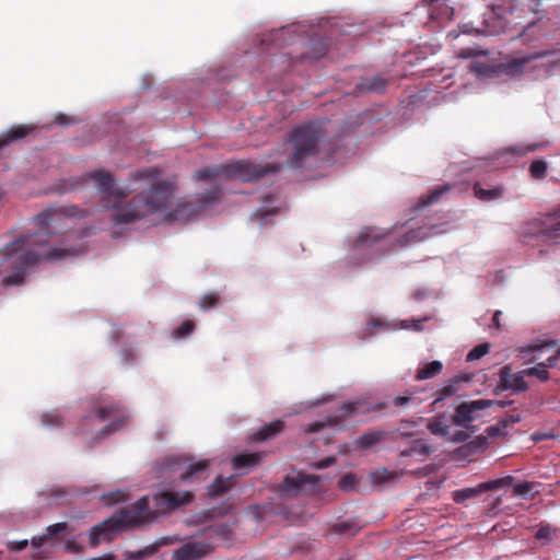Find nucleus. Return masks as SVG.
I'll list each match as a JSON object with an SVG mask.
<instances>
[{
    "label": "nucleus",
    "instance_id": "nucleus-54",
    "mask_svg": "<svg viewBox=\"0 0 560 560\" xmlns=\"http://www.w3.org/2000/svg\"><path fill=\"white\" fill-rule=\"evenodd\" d=\"M559 360V357L555 353L546 359L544 362H538L544 369L548 370L549 368H553Z\"/></svg>",
    "mask_w": 560,
    "mask_h": 560
},
{
    "label": "nucleus",
    "instance_id": "nucleus-62",
    "mask_svg": "<svg viewBox=\"0 0 560 560\" xmlns=\"http://www.w3.org/2000/svg\"><path fill=\"white\" fill-rule=\"evenodd\" d=\"M498 511H499V509L497 508V505L492 504V506L488 510V513L490 515H494V514H497Z\"/></svg>",
    "mask_w": 560,
    "mask_h": 560
},
{
    "label": "nucleus",
    "instance_id": "nucleus-3",
    "mask_svg": "<svg viewBox=\"0 0 560 560\" xmlns=\"http://www.w3.org/2000/svg\"><path fill=\"white\" fill-rule=\"evenodd\" d=\"M194 492H153L136 503L125 505L90 529V545L96 547L102 540L112 541L120 532L151 524L160 515H166L191 503Z\"/></svg>",
    "mask_w": 560,
    "mask_h": 560
},
{
    "label": "nucleus",
    "instance_id": "nucleus-8",
    "mask_svg": "<svg viewBox=\"0 0 560 560\" xmlns=\"http://www.w3.org/2000/svg\"><path fill=\"white\" fill-rule=\"evenodd\" d=\"M280 168V164L277 163L255 164L249 161L241 160L219 165L213 168L199 170L196 172L195 176L200 180H211L224 177L253 182L260 179L269 173H276Z\"/></svg>",
    "mask_w": 560,
    "mask_h": 560
},
{
    "label": "nucleus",
    "instance_id": "nucleus-37",
    "mask_svg": "<svg viewBox=\"0 0 560 560\" xmlns=\"http://www.w3.org/2000/svg\"><path fill=\"white\" fill-rule=\"evenodd\" d=\"M233 487V477L223 478L218 476L213 482L208 487V490H230Z\"/></svg>",
    "mask_w": 560,
    "mask_h": 560
},
{
    "label": "nucleus",
    "instance_id": "nucleus-34",
    "mask_svg": "<svg viewBox=\"0 0 560 560\" xmlns=\"http://www.w3.org/2000/svg\"><path fill=\"white\" fill-rule=\"evenodd\" d=\"M42 422L49 428L61 427L63 424V418L58 411L46 412L42 416Z\"/></svg>",
    "mask_w": 560,
    "mask_h": 560
},
{
    "label": "nucleus",
    "instance_id": "nucleus-20",
    "mask_svg": "<svg viewBox=\"0 0 560 560\" xmlns=\"http://www.w3.org/2000/svg\"><path fill=\"white\" fill-rule=\"evenodd\" d=\"M284 429V422L281 420H275L270 423L262 425L259 430L250 435V440L254 442H262L270 440L281 433Z\"/></svg>",
    "mask_w": 560,
    "mask_h": 560
},
{
    "label": "nucleus",
    "instance_id": "nucleus-35",
    "mask_svg": "<svg viewBox=\"0 0 560 560\" xmlns=\"http://www.w3.org/2000/svg\"><path fill=\"white\" fill-rule=\"evenodd\" d=\"M428 430L439 436H446L448 434V425L445 424L440 418H435L428 424Z\"/></svg>",
    "mask_w": 560,
    "mask_h": 560
},
{
    "label": "nucleus",
    "instance_id": "nucleus-59",
    "mask_svg": "<svg viewBox=\"0 0 560 560\" xmlns=\"http://www.w3.org/2000/svg\"><path fill=\"white\" fill-rule=\"evenodd\" d=\"M56 121L60 125H68L69 124V118L66 116V115H58L56 117Z\"/></svg>",
    "mask_w": 560,
    "mask_h": 560
},
{
    "label": "nucleus",
    "instance_id": "nucleus-12",
    "mask_svg": "<svg viewBox=\"0 0 560 560\" xmlns=\"http://www.w3.org/2000/svg\"><path fill=\"white\" fill-rule=\"evenodd\" d=\"M497 388L500 390H512L513 393H524L529 388V385L525 381L523 370L513 372L511 365L506 364L499 371Z\"/></svg>",
    "mask_w": 560,
    "mask_h": 560
},
{
    "label": "nucleus",
    "instance_id": "nucleus-41",
    "mask_svg": "<svg viewBox=\"0 0 560 560\" xmlns=\"http://www.w3.org/2000/svg\"><path fill=\"white\" fill-rule=\"evenodd\" d=\"M219 303V296L215 293L205 294L200 300V308L202 311H208L212 307H215Z\"/></svg>",
    "mask_w": 560,
    "mask_h": 560
},
{
    "label": "nucleus",
    "instance_id": "nucleus-53",
    "mask_svg": "<svg viewBox=\"0 0 560 560\" xmlns=\"http://www.w3.org/2000/svg\"><path fill=\"white\" fill-rule=\"evenodd\" d=\"M411 400H412L411 395L396 396L393 399V405L396 406V407H404V406L408 405Z\"/></svg>",
    "mask_w": 560,
    "mask_h": 560
},
{
    "label": "nucleus",
    "instance_id": "nucleus-36",
    "mask_svg": "<svg viewBox=\"0 0 560 560\" xmlns=\"http://www.w3.org/2000/svg\"><path fill=\"white\" fill-rule=\"evenodd\" d=\"M210 529L223 539H228L233 533V525L230 522H223L210 526Z\"/></svg>",
    "mask_w": 560,
    "mask_h": 560
},
{
    "label": "nucleus",
    "instance_id": "nucleus-45",
    "mask_svg": "<svg viewBox=\"0 0 560 560\" xmlns=\"http://www.w3.org/2000/svg\"><path fill=\"white\" fill-rule=\"evenodd\" d=\"M277 212H278V211H277V209H276V208H272V209H266V210H265V209H259V210H257V211L253 214L252 219H253V220H257V221H259V223H260L261 225H264V224H266V223H267V218H268V217H273V215H276V214H277Z\"/></svg>",
    "mask_w": 560,
    "mask_h": 560
},
{
    "label": "nucleus",
    "instance_id": "nucleus-56",
    "mask_svg": "<svg viewBox=\"0 0 560 560\" xmlns=\"http://www.w3.org/2000/svg\"><path fill=\"white\" fill-rule=\"evenodd\" d=\"M479 52H477L475 49L471 48H464L459 51L458 56L462 58H469L472 56H477Z\"/></svg>",
    "mask_w": 560,
    "mask_h": 560
},
{
    "label": "nucleus",
    "instance_id": "nucleus-26",
    "mask_svg": "<svg viewBox=\"0 0 560 560\" xmlns=\"http://www.w3.org/2000/svg\"><path fill=\"white\" fill-rule=\"evenodd\" d=\"M431 452L432 448L428 442L425 440L418 439L412 442L409 448L401 452V456L419 457L420 459H424Z\"/></svg>",
    "mask_w": 560,
    "mask_h": 560
},
{
    "label": "nucleus",
    "instance_id": "nucleus-61",
    "mask_svg": "<svg viewBox=\"0 0 560 560\" xmlns=\"http://www.w3.org/2000/svg\"><path fill=\"white\" fill-rule=\"evenodd\" d=\"M33 560H42L44 558V553L42 551H36L33 556H32Z\"/></svg>",
    "mask_w": 560,
    "mask_h": 560
},
{
    "label": "nucleus",
    "instance_id": "nucleus-17",
    "mask_svg": "<svg viewBox=\"0 0 560 560\" xmlns=\"http://www.w3.org/2000/svg\"><path fill=\"white\" fill-rule=\"evenodd\" d=\"M264 456L262 452L238 453L232 458V467L234 470L247 472L260 465Z\"/></svg>",
    "mask_w": 560,
    "mask_h": 560
},
{
    "label": "nucleus",
    "instance_id": "nucleus-60",
    "mask_svg": "<svg viewBox=\"0 0 560 560\" xmlns=\"http://www.w3.org/2000/svg\"><path fill=\"white\" fill-rule=\"evenodd\" d=\"M516 493L521 494L522 498H524V499H534L535 494H538L539 492H527V491H524V492H516Z\"/></svg>",
    "mask_w": 560,
    "mask_h": 560
},
{
    "label": "nucleus",
    "instance_id": "nucleus-7",
    "mask_svg": "<svg viewBox=\"0 0 560 560\" xmlns=\"http://www.w3.org/2000/svg\"><path fill=\"white\" fill-rule=\"evenodd\" d=\"M210 459L195 462L190 455H170L152 465V472L158 479L170 483L176 481L192 485L206 480L210 476Z\"/></svg>",
    "mask_w": 560,
    "mask_h": 560
},
{
    "label": "nucleus",
    "instance_id": "nucleus-24",
    "mask_svg": "<svg viewBox=\"0 0 560 560\" xmlns=\"http://www.w3.org/2000/svg\"><path fill=\"white\" fill-rule=\"evenodd\" d=\"M387 85V81L381 75H374L364 78L358 85L357 90L359 92H375L382 93L385 91Z\"/></svg>",
    "mask_w": 560,
    "mask_h": 560
},
{
    "label": "nucleus",
    "instance_id": "nucleus-11",
    "mask_svg": "<svg viewBox=\"0 0 560 560\" xmlns=\"http://www.w3.org/2000/svg\"><path fill=\"white\" fill-rule=\"evenodd\" d=\"M360 407H361L360 401L346 402L339 409L338 415L330 416L326 420H323V421H314V422L307 424V427L305 428L304 431L307 433H317L325 428L340 427L347 418H349L353 415H358L360 412L359 411Z\"/></svg>",
    "mask_w": 560,
    "mask_h": 560
},
{
    "label": "nucleus",
    "instance_id": "nucleus-42",
    "mask_svg": "<svg viewBox=\"0 0 560 560\" xmlns=\"http://www.w3.org/2000/svg\"><path fill=\"white\" fill-rule=\"evenodd\" d=\"M553 528L550 525H540L535 533V538L539 541L549 542L552 539Z\"/></svg>",
    "mask_w": 560,
    "mask_h": 560
},
{
    "label": "nucleus",
    "instance_id": "nucleus-33",
    "mask_svg": "<svg viewBox=\"0 0 560 560\" xmlns=\"http://www.w3.org/2000/svg\"><path fill=\"white\" fill-rule=\"evenodd\" d=\"M448 190H450L448 186L435 187L431 192H429L427 196L421 198V206L424 207V206L432 205L433 202L439 200L440 196H442L443 194H445Z\"/></svg>",
    "mask_w": 560,
    "mask_h": 560
},
{
    "label": "nucleus",
    "instance_id": "nucleus-15",
    "mask_svg": "<svg viewBox=\"0 0 560 560\" xmlns=\"http://www.w3.org/2000/svg\"><path fill=\"white\" fill-rule=\"evenodd\" d=\"M211 551L210 545L202 541L188 542L174 551V560H196Z\"/></svg>",
    "mask_w": 560,
    "mask_h": 560
},
{
    "label": "nucleus",
    "instance_id": "nucleus-21",
    "mask_svg": "<svg viewBox=\"0 0 560 560\" xmlns=\"http://www.w3.org/2000/svg\"><path fill=\"white\" fill-rule=\"evenodd\" d=\"M398 477L399 475L396 471L386 468H376L368 474V480L373 487L390 485Z\"/></svg>",
    "mask_w": 560,
    "mask_h": 560
},
{
    "label": "nucleus",
    "instance_id": "nucleus-48",
    "mask_svg": "<svg viewBox=\"0 0 560 560\" xmlns=\"http://www.w3.org/2000/svg\"><path fill=\"white\" fill-rule=\"evenodd\" d=\"M481 492H452V498L456 503H464L470 498H475Z\"/></svg>",
    "mask_w": 560,
    "mask_h": 560
},
{
    "label": "nucleus",
    "instance_id": "nucleus-16",
    "mask_svg": "<svg viewBox=\"0 0 560 560\" xmlns=\"http://www.w3.org/2000/svg\"><path fill=\"white\" fill-rule=\"evenodd\" d=\"M284 490H304L305 486L317 487L319 477L304 471H294L284 477Z\"/></svg>",
    "mask_w": 560,
    "mask_h": 560
},
{
    "label": "nucleus",
    "instance_id": "nucleus-29",
    "mask_svg": "<svg viewBox=\"0 0 560 560\" xmlns=\"http://www.w3.org/2000/svg\"><path fill=\"white\" fill-rule=\"evenodd\" d=\"M332 532L345 536H354L359 533L360 526L353 521H342L332 525Z\"/></svg>",
    "mask_w": 560,
    "mask_h": 560
},
{
    "label": "nucleus",
    "instance_id": "nucleus-47",
    "mask_svg": "<svg viewBox=\"0 0 560 560\" xmlns=\"http://www.w3.org/2000/svg\"><path fill=\"white\" fill-rule=\"evenodd\" d=\"M124 493L125 492H116V491L104 492L103 495H102V501L106 505H112L116 501H118L120 499V497H122L121 494H124Z\"/></svg>",
    "mask_w": 560,
    "mask_h": 560
},
{
    "label": "nucleus",
    "instance_id": "nucleus-14",
    "mask_svg": "<svg viewBox=\"0 0 560 560\" xmlns=\"http://www.w3.org/2000/svg\"><path fill=\"white\" fill-rule=\"evenodd\" d=\"M511 489L515 491L529 490L530 483L528 482H516L514 477L505 476L502 478L489 480L479 483L476 488H465L464 490H499V489Z\"/></svg>",
    "mask_w": 560,
    "mask_h": 560
},
{
    "label": "nucleus",
    "instance_id": "nucleus-25",
    "mask_svg": "<svg viewBox=\"0 0 560 560\" xmlns=\"http://www.w3.org/2000/svg\"><path fill=\"white\" fill-rule=\"evenodd\" d=\"M472 189L475 197L485 202L500 199L504 192V188L502 186L485 189L481 187L480 183H475Z\"/></svg>",
    "mask_w": 560,
    "mask_h": 560
},
{
    "label": "nucleus",
    "instance_id": "nucleus-22",
    "mask_svg": "<svg viewBox=\"0 0 560 560\" xmlns=\"http://www.w3.org/2000/svg\"><path fill=\"white\" fill-rule=\"evenodd\" d=\"M197 206L192 202L180 201L176 208L167 213V220L170 221H187L197 213Z\"/></svg>",
    "mask_w": 560,
    "mask_h": 560
},
{
    "label": "nucleus",
    "instance_id": "nucleus-32",
    "mask_svg": "<svg viewBox=\"0 0 560 560\" xmlns=\"http://www.w3.org/2000/svg\"><path fill=\"white\" fill-rule=\"evenodd\" d=\"M195 330V323L191 319L184 320L176 329L173 330L172 336L175 339L186 338Z\"/></svg>",
    "mask_w": 560,
    "mask_h": 560
},
{
    "label": "nucleus",
    "instance_id": "nucleus-49",
    "mask_svg": "<svg viewBox=\"0 0 560 560\" xmlns=\"http://www.w3.org/2000/svg\"><path fill=\"white\" fill-rule=\"evenodd\" d=\"M30 541L27 539L18 540V541H9L8 549L12 552H20L24 550L28 546Z\"/></svg>",
    "mask_w": 560,
    "mask_h": 560
},
{
    "label": "nucleus",
    "instance_id": "nucleus-9",
    "mask_svg": "<svg viewBox=\"0 0 560 560\" xmlns=\"http://www.w3.org/2000/svg\"><path fill=\"white\" fill-rule=\"evenodd\" d=\"M521 236L528 237H548L551 240L560 238V207L539 218H535L521 228Z\"/></svg>",
    "mask_w": 560,
    "mask_h": 560
},
{
    "label": "nucleus",
    "instance_id": "nucleus-58",
    "mask_svg": "<svg viewBox=\"0 0 560 560\" xmlns=\"http://www.w3.org/2000/svg\"><path fill=\"white\" fill-rule=\"evenodd\" d=\"M468 439V434L466 432L459 431L455 433L454 441L456 442H464Z\"/></svg>",
    "mask_w": 560,
    "mask_h": 560
},
{
    "label": "nucleus",
    "instance_id": "nucleus-63",
    "mask_svg": "<svg viewBox=\"0 0 560 560\" xmlns=\"http://www.w3.org/2000/svg\"><path fill=\"white\" fill-rule=\"evenodd\" d=\"M487 431L490 435H492L493 433H495V431H498V429L494 427H490Z\"/></svg>",
    "mask_w": 560,
    "mask_h": 560
},
{
    "label": "nucleus",
    "instance_id": "nucleus-1",
    "mask_svg": "<svg viewBox=\"0 0 560 560\" xmlns=\"http://www.w3.org/2000/svg\"><path fill=\"white\" fill-rule=\"evenodd\" d=\"M130 176L135 180L147 182L150 189L139 192L129 202L121 205L130 190L117 187L112 174L103 170L89 174L102 195L101 206L104 209H114L110 221L116 225L130 224L165 210L172 197L171 184L159 180L161 176L159 167L141 168L131 173Z\"/></svg>",
    "mask_w": 560,
    "mask_h": 560
},
{
    "label": "nucleus",
    "instance_id": "nucleus-27",
    "mask_svg": "<svg viewBox=\"0 0 560 560\" xmlns=\"http://www.w3.org/2000/svg\"><path fill=\"white\" fill-rule=\"evenodd\" d=\"M31 130L32 128L25 125L11 127L4 135L0 137V149L8 145L12 141L26 137Z\"/></svg>",
    "mask_w": 560,
    "mask_h": 560
},
{
    "label": "nucleus",
    "instance_id": "nucleus-55",
    "mask_svg": "<svg viewBox=\"0 0 560 560\" xmlns=\"http://www.w3.org/2000/svg\"><path fill=\"white\" fill-rule=\"evenodd\" d=\"M520 421H521V416H520L518 413H516V415H508V416H505V417L502 419L501 423H502L504 427H506V425H509V424L517 423V422H520Z\"/></svg>",
    "mask_w": 560,
    "mask_h": 560
},
{
    "label": "nucleus",
    "instance_id": "nucleus-39",
    "mask_svg": "<svg viewBox=\"0 0 560 560\" xmlns=\"http://www.w3.org/2000/svg\"><path fill=\"white\" fill-rule=\"evenodd\" d=\"M489 350H490L489 343L478 345L468 352L466 360L467 361L478 360V359L482 358L483 355H486L489 352Z\"/></svg>",
    "mask_w": 560,
    "mask_h": 560
},
{
    "label": "nucleus",
    "instance_id": "nucleus-2",
    "mask_svg": "<svg viewBox=\"0 0 560 560\" xmlns=\"http://www.w3.org/2000/svg\"><path fill=\"white\" fill-rule=\"evenodd\" d=\"M78 206L49 207L37 214L34 220L45 232L24 234L5 248V255L14 258L12 272L2 279L5 287L21 285L27 271L33 270L44 261H54L72 256L70 248L48 246V236L67 230L66 219L83 217Z\"/></svg>",
    "mask_w": 560,
    "mask_h": 560
},
{
    "label": "nucleus",
    "instance_id": "nucleus-43",
    "mask_svg": "<svg viewBox=\"0 0 560 560\" xmlns=\"http://www.w3.org/2000/svg\"><path fill=\"white\" fill-rule=\"evenodd\" d=\"M68 530H69V526L67 523H65V522L56 523V524L49 525L46 528V535H47V537H57L60 534L67 533Z\"/></svg>",
    "mask_w": 560,
    "mask_h": 560
},
{
    "label": "nucleus",
    "instance_id": "nucleus-46",
    "mask_svg": "<svg viewBox=\"0 0 560 560\" xmlns=\"http://www.w3.org/2000/svg\"><path fill=\"white\" fill-rule=\"evenodd\" d=\"M539 149L538 144H527V145H515L511 147L508 151L516 154L518 156L525 155L528 152H534Z\"/></svg>",
    "mask_w": 560,
    "mask_h": 560
},
{
    "label": "nucleus",
    "instance_id": "nucleus-6",
    "mask_svg": "<svg viewBox=\"0 0 560 560\" xmlns=\"http://www.w3.org/2000/svg\"><path fill=\"white\" fill-rule=\"evenodd\" d=\"M325 121L314 120L296 126L288 136L287 165L291 168H304L317 158L320 145L327 135Z\"/></svg>",
    "mask_w": 560,
    "mask_h": 560
},
{
    "label": "nucleus",
    "instance_id": "nucleus-31",
    "mask_svg": "<svg viewBox=\"0 0 560 560\" xmlns=\"http://www.w3.org/2000/svg\"><path fill=\"white\" fill-rule=\"evenodd\" d=\"M523 374H525V377H536L540 382H547L550 378L548 370L544 369L539 363L535 366L524 369Z\"/></svg>",
    "mask_w": 560,
    "mask_h": 560
},
{
    "label": "nucleus",
    "instance_id": "nucleus-5",
    "mask_svg": "<svg viewBox=\"0 0 560 560\" xmlns=\"http://www.w3.org/2000/svg\"><path fill=\"white\" fill-rule=\"evenodd\" d=\"M125 406L116 400L103 399L94 404L92 411L79 423L78 434L95 443L118 431L128 420Z\"/></svg>",
    "mask_w": 560,
    "mask_h": 560
},
{
    "label": "nucleus",
    "instance_id": "nucleus-38",
    "mask_svg": "<svg viewBox=\"0 0 560 560\" xmlns=\"http://www.w3.org/2000/svg\"><path fill=\"white\" fill-rule=\"evenodd\" d=\"M556 345H557L556 340L546 341L540 345L539 343L528 345L526 347H521L518 349V352H520L521 358H525L527 353H533L535 351L541 350L545 347H555Z\"/></svg>",
    "mask_w": 560,
    "mask_h": 560
},
{
    "label": "nucleus",
    "instance_id": "nucleus-51",
    "mask_svg": "<svg viewBox=\"0 0 560 560\" xmlns=\"http://www.w3.org/2000/svg\"><path fill=\"white\" fill-rule=\"evenodd\" d=\"M380 237H381V235L376 234L372 229H370V230H368V231H365V232L360 234L359 241L361 243H365V242H368L370 240L376 241Z\"/></svg>",
    "mask_w": 560,
    "mask_h": 560
},
{
    "label": "nucleus",
    "instance_id": "nucleus-64",
    "mask_svg": "<svg viewBox=\"0 0 560 560\" xmlns=\"http://www.w3.org/2000/svg\"><path fill=\"white\" fill-rule=\"evenodd\" d=\"M412 328H413V329H416V330H419V329L421 328V326H420V320L415 322V324H413Z\"/></svg>",
    "mask_w": 560,
    "mask_h": 560
},
{
    "label": "nucleus",
    "instance_id": "nucleus-28",
    "mask_svg": "<svg viewBox=\"0 0 560 560\" xmlns=\"http://www.w3.org/2000/svg\"><path fill=\"white\" fill-rule=\"evenodd\" d=\"M443 364L440 361H432L417 371L416 378L419 381L429 380L442 372Z\"/></svg>",
    "mask_w": 560,
    "mask_h": 560
},
{
    "label": "nucleus",
    "instance_id": "nucleus-30",
    "mask_svg": "<svg viewBox=\"0 0 560 560\" xmlns=\"http://www.w3.org/2000/svg\"><path fill=\"white\" fill-rule=\"evenodd\" d=\"M547 163L541 159H537L532 162L529 174L534 179H542L547 175Z\"/></svg>",
    "mask_w": 560,
    "mask_h": 560
},
{
    "label": "nucleus",
    "instance_id": "nucleus-44",
    "mask_svg": "<svg viewBox=\"0 0 560 560\" xmlns=\"http://www.w3.org/2000/svg\"><path fill=\"white\" fill-rule=\"evenodd\" d=\"M359 482V478L354 472H348L342 476L338 482L339 487L342 489L354 488Z\"/></svg>",
    "mask_w": 560,
    "mask_h": 560
},
{
    "label": "nucleus",
    "instance_id": "nucleus-19",
    "mask_svg": "<svg viewBox=\"0 0 560 560\" xmlns=\"http://www.w3.org/2000/svg\"><path fill=\"white\" fill-rule=\"evenodd\" d=\"M471 380L470 375L466 374H457L452 380H450L443 387L438 389L434 394L435 399L433 401V406H436L439 402L454 396L458 393L459 388L457 385L459 383H466Z\"/></svg>",
    "mask_w": 560,
    "mask_h": 560
},
{
    "label": "nucleus",
    "instance_id": "nucleus-4",
    "mask_svg": "<svg viewBox=\"0 0 560 560\" xmlns=\"http://www.w3.org/2000/svg\"><path fill=\"white\" fill-rule=\"evenodd\" d=\"M324 492H273L262 505L264 516H279L292 525H302L311 520L324 504Z\"/></svg>",
    "mask_w": 560,
    "mask_h": 560
},
{
    "label": "nucleus",
    "instance_id": "nucleus-50",
    "mask_svg": "<svg viewBox=\"0 0 560 560\" xmlns=\"http://www.w3.org/2000/svg\"><path fill=\"white\" fill-rule=\"evenodd\" d=\"M336 464V458L332 456H328L313 464V466L317 469H325Z\"/></svg>",
    "mask_w": 560,
    "mask_h": 560
},
{
    "label": "nucleus",
    "instance_id": "nucleus-52",
    "mask_svg": "<svg viewBox=\"0 0 560 560\" xmlns=\"http://www.w3.org/2000/svg\"><path fill=\"white\" fill-rule=\"evenodd\" d=\"M47 535L35 536L31 539V546L33 549L38 550L47 540Z\"/></svg>",
    "mask_w": 560,
    "mask_h": 560
},
{
    "label": "nucleus",
    "instance_id": "nucleus-13",
    "mask_svg": "<svg viewBox=\"0 0 560 560\" xmlns=\"http://www.w3.org/2000/svg\"><path fill=\"white\" fill-rule=\"evenodd\" d=\"M207 493L212 506L201 512V517L198 520L199 522H209L211 520L222 517L230 513L232 504L229 503L228 500H223V495L226 492L213 491Z\"/></svg>",
    "mask_w": 560,
    "mask_h": 560
},
{
    "label": "nucleus",
    "instance_id": "nucleus-57",
    "mask_svg": "<svg viewBox=\"0 0 560 560\" xmlns=\"http://www.w3.org/2000/svg\"><path fill=\"white\" fill-rule=\"evenodd\" d=\"M502 315V312L501 311H495L494 314H493V317H492V323H493V326L497 328V329H500L501 328V323H500V316Z\"/></svg>",
    "mask_w": 560,
    "mask_h": 560
},
{
    "label": "nucleus",
    "instance_id": "nucleus-18",
    "mask_svg": "<svg viewBox=\"0 0 560 560\" xmlns=\"http://www.w3.org/2000/svg\"><path fill=\"white\" fill-rule=\"evenodd\" d=\"M173 539L171 537H161L142 549L125 551V558L127 560H143L154 556L162 547L171 545Z\"/></svg>",
    "mask_w": 560,
    "mask_h": 560
},
{
    "label": "nucleus",
    "instance_id": "nucleus-23",
    "mask_svg": "<svg viewBox=\"0 0 560 560\" xmlns=\"http://www.w3.org/2000/svg\"><path fill=\"white\" fill-rule=\"evenodd\" d=\"M386 434L387 433L385 431L380 430L369 431L360 435L355 440V444L362 450H370L381 443L385 439Z\"/></svg>",
    "mask_w": 560,
    "mask_h": 560
},
{
    "label": "nucleus",
    "instance_id": "nucleus-40",
    "mask_svg": "<svg viewBox=\"0 0 560 560\" xmlns=\"http://www.w3.org/2000/svg\"><path fill=\"white\" fill-rule=\"evenodd\" d=\"M526 62L527 59H513L504 63L503 67L508 73L515 74L523 71V68Z\"/></svg>",
    "mask_w": 560,
    "mask_h": 560
},
{
    "label": "nucleus",
    "instance_id": "nucleus-10",
    "mask_svg": "<svg viewBox=\"0 0 560 560\" xmlns=\"http://www.w3.org/2000/svg\"><path fill=\"white\" fill-rule=\"evenodd\" d=\"M509 401H502V400H490V399H477L471 401H466L459 404L456 409L455 413L452 417L453 423L468 429L469 423L475 421L478 418V412L481 410H485L493 405H498L501 408H504L508 406Z\"/></svg>",
    "mask_w": 560,
    "mask_h": 560
}]
</instances>
